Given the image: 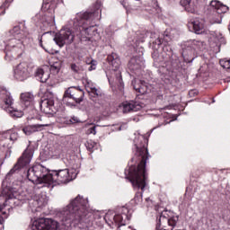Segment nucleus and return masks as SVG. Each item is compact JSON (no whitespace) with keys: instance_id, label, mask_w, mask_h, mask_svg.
I'll return each instance as SVG.
<instances>
[{"instance_id":"nucleus-36","label":"nucleus","mask_w":230,"mask_h":230,"mask_svg":"<svg viewBox=\"0 0 230 230\" xmlns=\"http://www.w3.org/2000/svg\"><path fill=\"white\" fill-rule=\"evenodd\" d=\"M65 123H66V125H75V123H80V119H78L77 117H72L71 119H66Z\"/></svg>"},{"instance_id":"nucleus-24","label":"nucleus","mask_w":230,"mask_h":230,"mask_svg":"<svg viewBox=\"0 0 230 230\" xmlns=\"http://www.w3.org/2000/svg\"><path fill=\"white\" fill-rule=\"evenodd\" d=\"M58 3H60V0H43L41 10L49 13H53Z\"/></svg>"},{"instance_id":"nucleus-30","label":"nucleus","mask_w":230,"mask_h":230,"mask_svg":"<svg viewBox=\"0 0 230 230\" xmlns=\"http://www.w3.org/2000/svg\"><path fill=\"white\" fill-rule=\"evenodd\" d=\"M36 76L42 84L49 80V72H44V69L39 68L36 72Z\"/></svg>"},{"instance_id":"nucleus-29","label":"nucleus","mask_w":230,"mask_h":230,"mask_svg":"<svg viewBox=\"0 0 230 230\" xmlns=\"http://www.w3.org/2000/svg\"><path fill=\"white\" fill-rule=\"evenodd\" d=\"M144 81H132L133 89L136 90L137 93H139V94H145L146 93V86H145Z\"/></svg>"},{"instance_id":"nucleus-39","label":"nucleus","mask_w":230,"mask_h":230,"mask_svg":"<svg viewBox=\"0 0 230 230\" xmlns=\"http://www.w3.org/2000/svg\"><path fill=\"white\" fill-rule=\"evenodd\" d=\"M94 146H96V143H89L88 142V146H87V150L89 152H94Z\"/></svg>"},{"instance_id":"nucleus-47","label":"nucleus","mask_w":230,"mask_h":230,"mask_svg":"<svg viewBox=\"0 0 230 230\" xmlns=\"http://www.w3.org/2000/svg\"><path fill=\"white\" fill-rule=\"evenodd\" d=\"M193 93H194L193 90L190 91V92H189L190 96H192Z\"/></svg>"},{"instance_id":"nucleus-35","label":"nucleus","mask_w":230,"mask_h":230,"mask_svg":"<svg viewBox=\"0 0 230 230\" xmlns=\"http://www.w3.org/2000/svg\"><path fill=\"white\" fill-rule=\"evenodd\" d=\"M88 66H90L88 67V71H94L98 66V61L92 59L90 60V62L88 63Z\"/></svg>"},{"instance_id":"nucleus-15","label":"nucleus","mask_w":230,"mask_h":230,"mask_svg":"<svg viewBox=\"0 0 230 230\" xmlns=\"http://www.w3.org/2000/svg\"><path fill=\"white\" fill-rule=\"evenodd\" d=\"M60 225L52 218H39L32 224V230H58Z\"/></svg>"},{"instance_id":"nucleus-17","label":"nucleus","mask_w":230,"mask_h":230,"mask_svg":"<svg viewBox=\"0 0 230 230\" xmlns=\"http://www.w3.org/2000/svg\"><path fill=\"white\" fill-rule=\"evenodd\" d=\"M13 76L15 80H18V82H24V80H28V78L31 76V74L30 73V67L28 66V63H19L13 68Z\"/></svg>"},{"instance_id":"nucleus-45","label":"nucleus","mask_w":230,"mask_h":230,"mask_svg":"<svg viewBox=\"0 0 230 230\" xmlns=\"http://www.w3.org/2000/svg\"><path fill=\"white\" fill-rule=\"evenodd\" d=\"M117 1H119V3L122 4V6H125V1H122V0H117Z\"/></svg>"},{"instance_id":"nucleus-23","label":"nucleus","mask_w":230,"mask_h":230,"mask_svg":"<svg viewBox=\"0 0 230 230\" xmlns=\"http://www.w3.org/2000/svg\"><path fill=\"white\" fill-rule=\"evenodd\" d=\"M44 127H49V124L29 125L22 128V132L25 136H31V134H34V132H40Z\"/></svg>"},{"instance_id":"nucleus-48","label":"nucleus","mask_w":230,"mask_h":230,"mask_svg":"<svg viewBox=\"0 0 230 230\" xmlns=\"http://www.w3.org/2000/svg\"><path fill=\"white\" fill-rule=\"evenodd\" d=\"M39 17H40V14H37L36 15V18L39 19Z\"/></svg>"},{"instance_id":"nucleus-42","label":"nucleus","mask_w":230,"mask_h":230,"mask_svg":"<svg viewBox=\"0 0 230 230\" xmlns=\"http://www.w3.org/2000/svg\"><path fill=\"white\" fill-rule=\"evenodd\" d=\"M39 42H40V46L41 48H43V49H44V46L42 45V36H40V37H39Z\"/></svg>"},{"instance_id":"nucleus-18","label":"nucleus","mask_w":230,"mask_h":230,"mask_svg":"<svg viewBox=\"0 0 230 230\" xmlns=\"http://www.w3.org/2000/svg\"><path fill=\"white\" fill-rule=\"evenodd\" d=\"M75 21L77 22L79 35L81 39H87V12H81L76 14Z\"/></svg>"},{"instance_id":"nucleus-14","label":"nucleus","mask_w":230,"mask_h":230,"mask_svg":"<svg viewBox=\"0 0 230 230\" xmlns=\"http://www.w3.org/2000/svg\"><path fill=\"white\" fill-rule=\"evenodd\" d=\"M54 42L59 48H64L66 44H71L75 40V32L69 29H62L59 33H57L53 39Z\"/></svg>"},{"instance_id":"nucleus-33","label":"nucleus","mask_w":230,"mask_h":230,"mask_svg":"<svg viewBox=\"0 0 230 230\" xmlns=\"http://www.w3.org/2000/svg\"><path fill=\"white\" fill-rule=\"evenodd\" d=\"M180 4L185 8L186 12H193L191 9V0H180Z\"/></svg>"},{"instance_id":"nucleus-19","label":"nucleus","mask_w":230,"mask_h":230,"mask_svg":"<svg viewBox=\"0 0 230 230\" xmlns=\"http://www.w3.org/2000/svg\"><path fill=\"white\" fill-rule=\"evenodd\" d=\"M34 172L38 177L40 183L49 184V175H51V171L48 170L42 164L34 165Z\"/></svg>"},{"instance_id":"nucleus-37","label":"nucleus","mask_w":230,"mask_h":230,"mask_svg":"<svg viewBox=\"0 0 230 230\" xmlns=\"http://www.w3.org/2000/svg\"><path fill=\"white\" fill-rule=\"evenodd\" d=\"M87 132H88V134H93V136H95V134H96V126H94L93 124H88L87 125Z\"/></svg>"},{"instance_id":"nucleus-44","label":"nucleus","mask_w":230,"mask_h":230,"mask_svg":"<svg viewBox=\"0 0 230 230\" xmlns=\"http://www.w3.org/2000/svg\"><path fill=\"white\" fill-rule=\"evenodd\" d=\"M71 69H72L73 71H76V66H75V64H73V65L71 66Z\"/></svg>"},{"instance_id":"nucleus-40","label":"nucleus","mask_w":230,"mask_h":230,"mask_svg":"<svg viewBox=\"0 0 230 230\" xmlns=\"http://www.w3.org/2000/svg\"><path fill=\"white\" fill-rule=\"evenodd\" d=\"M50 70H51V71H56V73H58V71H60V66L52 65V66H50Z\"/></svg>"},{"instance_id":"nucleus-43","label":"nucleus","mask_w":230,"mask_h":230,"mask_svg":"<svg viewBox=\"0 0 230 230\" xmlns=\"http://www.w3.org/2000/svg\"><path fill=\"white\" fill-rule=\"evenodd\" d=\"M6 4H8V0H4V4H2L1 8H6Z\"/></svg>"},{"instance_id":"nucleus-32","label":"nucleus","mask_w":230,"mask_h":230,"mask_svg":"<svg viewBox=\"0 0 230 230\" xmlns=\"http://www.w3.org/2000/svg\"><path fill=\"white\" fill-rule=\"evenodd\" d=\"M4 137H8L10 139V141H17L19 135L17 134V132L13 131V130H9L5 133H4Z\"/></svg>"},{"instance_id":"nucleus-28","label":"nucleus","mask_w":230,"mask_h":230,"mask_svg":"<svg viewBox=\"0 0 230 230\" xmlns=\"http://www.w3.org/2000/svg\"><path fill=\"white\" fill-rule=\"evenodd\" d=\"M65 164L66 166H68V168H72V170H77V168H80V160L75 156L66 158Z\"/></svg>"},{"instance_id":"nucleus-21","label":"nucleus","mask_w":230,"mask_h":230,"mask_svg":"<svg viewBox=\"0 0 230 230\" xmlns=\"http://www.w3.org/2000/svg\"><path fill=\"white\" fill-rule=\"evenodd\" d=\"M128 67L129 71L136 73L145 67V59L141 57H133L128 63Z\"/></svg>"},{"instance_id":"nucleus-27","label":"nucleus","mask_w":230,"mask_h":230,"mask_svg":"<svg viewBox=\"0 0 230 230\" xmlns=\"http://www.w3.org/2000/svg\"><path fill=\"white\" fill-rule=\"evenodd\" d=\"M33 100H35V97L31 93H24L21 94L22 106L25 109L33 105Z\"/></svg>"},{"instance_id":"nucleus-6","label":"nucleus","mask_w":230,"mask_h":230,"mask_svg":"<svg viewBox=\"0 0 230 230\" xmlns=\"http://www.w3.org/2000/svg\"><path fill=\"white\" fill-rule=\"evenodd\" d=\"M131 217L128 208L126 207H119L117 214H111V212H108L103 215V212L98 210H93L92 212H89L88 210V218L103 220L110 227H112V229H114V227L127 226V222L130 220Z\"/></svg>"},{"instance_id":"nucleus-3","label":"nucleus","mask_w":230,"mask_h":230,"mask_svg":"<svg viewBox=\"0 0 230 230\" xmlns=\"http://www.w3.org/2000/svg\"><path fill=\"white\" fill-rule=\"evenodd\" d=\"M34 150L31 147H28L24 150L22 156L18 159L15 165L10 170V172L6 174L4 181L2 183L3 190L0 192L1 197H4V203L3 204L4 208H6L9 204H13L15 202L17 197V191H19V188L12 185V179L17 175V172L21 168H24V166H28L30 163H31V159H33Z\"/></svg>"},{"instance_id":"nucleus-20","label":"nucleus","mask_w":230,"mask_h":230,"mask_svg":"<svg viewBox=\"0 0 230 230\" xmlns=\"http://www.w3.org/2000/svg\"><path fill=\"white\" fill-rule=\"evenodd\" d=\"M143 109V104L139 102L135 101H126L122 103V112L124 114H128V112H137Z\"/></svg>"},{"instance_id":"nucleus-5","label":"nucleus","mask_w":230,"mask_h":230,"mask_svg":"<svg viewBox=\"0 0 230 230\" xmlns=\"http://www.w3.org/2000/svg\"><path fill=\"white\" fill-rule=\"evenodd\" d=\"M87 217V198L78 194L70 203L61 211L63 222L71 224L73 220H83Z\"/></svg>"},{"instance_id":"nucleus-38","label":"nucleus","mask_w":230,"mask_h":230,"mask_svg":"<svg viewBox=\"0 0 230 230\" xmlns=\"http://www.w3.org/2000/svg\"><path fill=\"white\" fill-rule=\"evenodd\" d=\"M215 39L217 42H220V44H224L226 42V39H224V36H222V33L220 32L216 33Z\"/></svg>"},{"instance_id":"nucleus-9","label":"nucleus","mask_w":230,"mask_h":230,"mask_svg":"<svg viewBox=\"0 0 230 230\" xmlns=\"http://www.w3.org/2000/svg\"><path fill=\"white\" fill-rule=\"evenodd\" d=\"M177 222H179V216H172V212L164 210L157 219L156 230H173Z\"/></svg>"},{"instance_id":"nucleus-11","label":"nucleus","mask_w":230,"mask_h":230,"mask_svg":"<svg viewBox=\"0 0 230 230\" xmlns=\"http://www.w3.org/2000/svg\"><path fill=\"white\" fill-rule=\"evenodd\" d=\"M49 184H53V186H57V184H67V182H71L73 181V177L69 174V169H59L54 170L50 172L49 175Z\"/></svg>"},{"instance_id":"nucleus-16","label":"nucleus","mask_w":230,"mask_h":230,"mask_svg":"<svg viewBox=\"0 0 230 230\" xmlns=\"http://www.w3.org/2000/svg\"><path fill=\"white\" fill-rule=\"evenodd\" d=\"M55 93H53V90L51 88H48L43 95V100L40 102V109L43 112L49 114V112H53V107H55Z\"/></svg>"},{"instance_id":"nucleus-8","label":"nucleus","mask_w":230,"mask_h":230,"mask_svg":"<svg viewBox=\"0 0 230 230\" xmlns=\"http://www.w3.org/2000/svg\"><path fill=\"white\" fill-rule=\"evenodd\" d=\"M181 57L187 64H191L199 57V51H203V41L190 40L181 43Z\"/></svg>"},{"instance_id":"nucleus-7","label":"nucleus","mask_w":230,"mask_h":230,"mask_svg":"<svg viewBox=\"0 0 230 230\" xmlns=\"http://www.w3.org/2000/svg\"><path fill=\"white\" fill-rule=\"evenodd\" d=\"M102 0H97L93 4V9H91L87 13V21L92 22L90 26L87 27V40L92 42L93 45L96 44L97 40H100V32H98V21L102 17Z\"/></svg>"},{"instance_id":"nucleus-12","label":"nucleus","mask_w":230,"mask_h":230,"mask_svg":"<svg viewBox=\"0 0 230 230\" xmlns=\"http://www.w3.org/2000/svg\"><path fill=\"white\" fill-rule=\"evenodd\" d=\"M84 96H85V93L82 89H78L76 87H69L64 93L63 102L66 105V107H75V103L69 102V100H73L76 103H82L84 102Z\"/></svg>"},{"instance_id":"nucleus-25","label":"nucleus","mask_w":230,"mask_h":230,"mask_svg":"<svg viewBox=\"0 0 230 230\" xmlns=\"http://www.w3.org/2000/svg\"><path fill=\"white\" fill-rule=\"evenodd\" d=\"M210 8L216 10L217 13H227L229 12V7L218 0H212L210 2Z\"/></svg>"},{"instance_id":"nucleus-4","label":"nucleus","mask_w":230,"mask_h":230,"mask_svg":"<svg viewBox=\"0 0 230 230\" xmlns=\"http://www.w3.org/2000/svg\"><path fill=\"white\" fill-rule=\"evenodd\" d=\"M8 40L5 44V56L8 57L10 53L12 55H17L24 51L26 46H30L33 42V40L24 32L21 31L19 26H15L9 31Z\"/></svg>"},{"instance_id":"nucleus-50","label":"nucleus","mask_w":230,"mask_h":230,"mask_svg":"<svg viewBox=\"0 0 230 230\" xmlns=\"http://www.w3.org/2000/svg\"><path fill=\"white\" fill-rule=\"evenodd\" d=\"M3 208H1V206H0V211L2 210Z\"/></svg>"},{"instance_id":"nucleus-51","label":"nucleus","mask_w":230,"mask_h":230,"mask_svg":"<svg viewBox=\"0 0 230 230\" xmlns=\"http://www.w3.org/2000/svg\"><path fill=\"white\" fill-rule=\"evenodd\" d=\"M141 42H143L144 40H139Z\"/></svg>"},{"instance_id":"nucleus-34","label":"nucleus","mask_w":230,"mask_h":230,"mask_svg":"<svg viewBox=\"0 0 230 230\" xmlns=\"http://www.w3.org/2000/svg\"><path fill=\"white\" fill-rule=\"evenodd\" d=\"M219 64L224 69H230V59H222Z\"/></svg>"},{"instance_id":"nucleus-13","label":"nucleus","mask_w":230,"mask_h":230,"mask_svg":"<svg viewBox=\"0 0 230 230\" xmlns=\"http://www.w3.org/2000/svg\"><path fill=\"white\" fill-rule=\"evenodd\" d=\"M0 96L4 101V103L7 105V111L13 118H22V116H24L23 111H19L13 107V99L6 88H2L0 90Z\"/></svg>"},{"instance_id":"nucleus-49","label":"nucleus","mask_w":230,"mask_h":230,"mask_svg":"<svg viewBox=\"0 0 230 230\" xmlns=\"http://www.w3.org/2000/svg\"><path fill=\"white\" fill-rule=\"evenodd\" d=\"M146 200H150V199H149V198H147Z\"/></svg>"},{"instance_id":"nucleus-26","label":"nucleus","mask_w":230,"mask_h":230,"mask_svg":"<svg viewBox=\"0 0 230 230\" xmlns=\"http://www.w3.org/2000/svg\"><path fill=\"white\" fill-rule=\"evenodd\" d=\"M189 28H192L194 33L197 35L204 33V23H202L199 19L192 20L189 23Z\"/></svg>"},{"instance_id":"nucleus-31","label":"nucleus","mask_w":230,"mask_h":230,"mask_svg":"<svg viewBox=\"0 0 230 230\" xmlns=\"http://www.w3.org/2000/svg\"><path fill=\"white\" fill-rule=\"evenodd\" d=\"M26 177L31 182H39V178L37 176V173L35 172V168L33 166L28 169Z\"/></svg>"},{"instance_id":"nucleus-41","label":"nucleus","mask_w":230,"mask_h":230,"mask_svg":"<svg viewBox=\"0 0 230 230\" xmlns=\"http://www.w3.org/2000/svg\"><path fill=\"white\" fill-rule=\"evenodd\" d=\"M69 98H70V99H69L70 103H74V106H73V107H76V105H77L78 102L73 101V98H71V97H69Z\"/></svg>"},{"instance_id":"nucleus-2","label":"nucleus","mask_w":230,"mask_h":230,"mask_svg":"<svg viewBox=\"0 0 230 230\" xmlns=\"http://www.w3.org/2000/svg\"><path fill=\"white\" fill-rule=\"evenodd\" d=\"M163 38L159 37L153 42L152 58L155 65L160 64L163 67H166V71H179L181 69V60L179 57L173 53V49L168 44L172 40L170 33L165 31Z\"/></svg>"},{"instance_id":"nucleus-22","label":"nucleus","mask_w":230,"mask_h":230,"mask_svg":"<svg viewBox=\"0 0 230 230\" xmlns=\"http://www.w3.org/2000/svg\"><path fill=\"white\" fill-rule=\"evenodd\" d=\"M87 87L90 89L87 91L90 100H92V102H97L98 100H100V98L102 96V90L97 88L96 84H93L89 81L87 82Z\"/></svg>"},{"instance_id":"nucleus-10","label":"nucleus","mask_w":230,"mask_h":230,"mask_svg":"<svg viewBox=\"0 0 230 230\" xmlns=\"http://www.w3.org/2000/svg\"><path fill=\"white\" fill-rule=\"evenodd\" d=\"M107 62L111 66L112 71H117L115 75L116 84H118L119 91H120V93H123V89H125V84L123 83L121 71H119V67H121V59H119V56L112 52L111 54L108 55Z\"/></svg>"},{"instance_id":"nucleus-1","label":"nucleus","mask_w":230,"mask_h":230,"mask_svg":"<svg viewBox=\"0 0 230 230\" xmlns=\"http://www.w3.org/2000/svg\"><path fill=\"white\" fill-rule=\"evenodd\" d=\"M135 143V156L131 158L132 163H137V166L130 165L128 169L125 170L126 179L131 182L134 190H141V191H137L134 197V201L139 204L143 200V191L146 188V179L148 175L146 174V161H148L149 154L148 148V139L145 135H139L134 139Z\"/></svg>"},{"instance_id":"nucleus-46","label":"nucleus","mask_w":230,"mask_h":230,"mask_svg":"<svg viewBox=\"0 0 230 230\" xmlns=\"http://www.w3.org/2000/svg\"><path fill=\"white\" fill-rule=\"evenodd\" d=\"M4 221L3 220V217H0V226H3V223H4Z\"/></svg>"}]
</instances>
